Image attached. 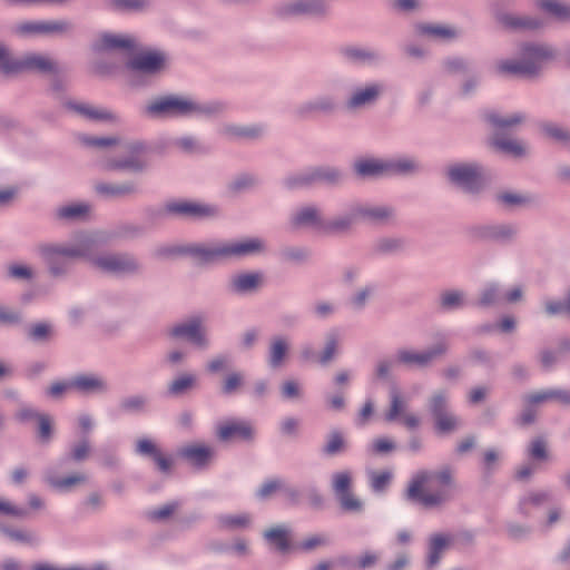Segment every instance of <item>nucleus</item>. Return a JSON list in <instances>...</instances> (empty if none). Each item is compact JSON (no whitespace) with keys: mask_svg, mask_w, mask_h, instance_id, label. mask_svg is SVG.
<instances>
[{"mask_svg":"<svg viewBox=\"0 0 570 570\" xmlns=\"http://www.w3.org/2000/svg\"><path fill=\"white\" fill-rule=\"evenodd\" d=\"M455 480L450 466L440 470H417L407 483L405 500L417 502L426 509L440 508L453 499Z\"/></svg>","mask_w":570,"mask_h":570,"instance_id":"nucleus-1","label":"nucleus"},{"mask_svg":"<svg viewBox=\"0 0 570 570\" xmlns=\"http://www.w3.org/2000/svg\"><path fill=\"white\" fill-rule=\"evenodd\" d=\"M226 104L220 100H197L178 95L156 97L145 107V115L155 119H214L223 115Z\"/></svg>","mask_w":570,"mask_h":570,"instance_id":"nucleus-2","label":"nucleus"},{"mask_svg":"<svg viewBox=\"0 0 570 570\" xmlns=\"http://www.w3.org/2000/svg\"><path fill=\"white\" fill-rule=\"evenodd\" d=\"M519 59H508L499 62L498 71L522 78L540 76L544 62L554 58V50L542 43L525 42L520 46Z\"/></svg>","mask_w":570,"mask_h":570,"instance_id":"nucleus-3","label":"nucleus"},{"mask_svg":"<svg viewBox=\"0 0 570 570\" xmlns=\"http://www.w3.org/2000/svg\"><path fill=\"white\" fill-rule=\"evenodd\" d=\"M39 255L45 261L48 271L53 277L66 276L69 265L65 258L89 257L95 252V243L85 238L75 245L47 243L37 247Z\"/></svg>","mask_w":570,"mask_h":570,"instance_id":"nucleus-4","label":"nucleus"},{"mask_svg":"<svg viewBox=\"0 0 570 570\" xmlns=\"http://www.w3.org/2000/svg\"><path fill=\"white\" fill-rule=\"evenodd\" d=\"M485 121H488L497 132L490 139V145L498 151L513 157H522L525 155V147L517 139H510L503 137L500 130L509 129L522 124L527 116L523 112H514L508 116H501L495 111H489L484 115Z\"/></svg>","mask_w":570,"mask_h":570,"instance_id":"nucleus-5","label":"nucleus"},{"mask_svg":"<svg viewBox=\"0 0 570 570\" xmlns=\"http://www.w3.org/2000/svg\"><path fill=\"white\" fill-rule=\"evenodd\" d=\"M426 407L433 417L435 431L439 434H450L461 426V420L450 407V395L444 389L435 390L426 400Z\"/></svg>","mask_w":570,"mask_h":570,"instance_id":"nucleus-6","label":"nucleus"},{"mask_svg":"<svg viewBox=\"0 0 570 570\" xmlns=\"http://www.w3.org/2000/svg\"><path fill=\"white\" fill-rule=\"evenodd\" d=\"M273 13L282 20L302 17L324 20L330 16V7L324 0H285L273 8Z\"/></svg>","mask_w":570,"mask_h":570,"instance_id":"nucleus-7","label":"nucleus"},{"mask_svg":"<svg viewBox=\"0 0 570 570\" xmlns=\"http://www.w3.org/2000/svg\"><path fill=\"white\" fill-rule=\"evenodd\" d=\"M89 257L94 267L111 275L134 276L139 275L144 269L141 262L129 253H109Z\"/></svg>","mask_w":570,"mask_h":570,"instance_id":"nucleus-8","label":"nucleus"},{"mask_svg":"<svg viewBox=\"0 0 570 570\" xmlns=\"http://www.w3.org/2000/svg\"><path fill=\"white\" fill-rule=\"evenodd\" d=\"M450 350L449 341L442 336L432 346L423 351L400 348L396 352V363L415 368L430 367L436 360L443 357Z\"/></svg>","mask_w":570,"mask_h":570,"instance_id":"nucleus-9","label":"nucleus"},{"mask_svg":"<svg viewBox=\"0 0 570 570\" xmlns=\"http://www.w3.org/2000/svg\"><path fill=\"white\" fill-rule=\"evenodd\" d=\"M219 213L216 205L180 199L166 202L158 215L184 219H208L218 217Z\"/></svg>","mask_w":570,"mask_h":570,"instance_id":"nucleus-10","label":"nucleus"},{"mask_svg":"<svg viewBox=\"0 0 570 570\" xmlns=\"http://www.w3.org/2000/svg\"><path fill=\"white\" fill-rule=\"evenodd\" d=\"M449 181L463 191L476 195L483 189L482 166L478 163H455L446 168Z\"/></svg>","mask_w":570,"mask_h":570,"instance_id":"nucleus-11","label":"nucleus"},{"mask_svg":"<svg viewBox=\"0 0 570 570\" xmlns=\"http://www.w3.org/2000/svg\"><path fill=\"white\" fill-rule=\"evenodd\" d=\"M173 340H185L198 350L205 351L210 346V340L204 325V317L194 315L185 322L177 323L168 330Z\"/></svg>","mask_w":570,"mask_h":570,"instance_id":"nucleus-12","label":"nucleus"},{"mask_svg":"<svg viewBox=\"0 0 570 570\" xmlns=\"http://www.w3.org/2000/svg\"><path fill=\"white\" fill-rule=\"evenodd\" d=\"M163 255L179 254L194 258L199 264H210L224 259L223 242L193 243L161 250Z\"/></svg>","mask_w":570,"mask_h":570,"instance_id":"nucleus-13","label":"nucleus"},{"mask_svg":"<svg viewBox=\"0 0 570 570\" xmlns=\"http://www.w3.org/2000/svg\"><path fill=\"white\" fill-rule=\"evenodd\" d=\"M384 92V85L380 81H368L355 86L345 99V108L348 111H358L371 108L377 104Z\"/></svg>","mask_w":570,"mask_h":570,"instance_id":"nucleus-14","label":"nucleus"},{"mask_svg":"<svg viewBox=\"0 0 570 570\" xmlns=\"http://www.w3.org/2000/svg\"><path fill=\"white\" fill-rule=\"evenodd\" d=\"M519 235V226L514 223L484 224L471 229V236L475 240L510 244Z\"/></svg>","mask_w":570,"mask_h":570,"instance_id":"nucleus-15","label":"nucleus"},{"mask_svg":"<svg viewBox=\"0 0 570 570\" xmlns=\"http://www.w3.org/2000/svg\"><path fill=\"white\" fill-rule=\"evenodd\" d=\"M73 28V23L67 19L33 20L19 23L16 27V32L20 36H63L72 32Z\"/></svg>","mask_w":570,"mask_h":570,"instance_id":"nucleus-16","label":"nucleus"},{"mask_svg":"<svg viewBox=\"0 0 570 570\" xmlns=\"http://www.w3.org/2000/svg\"><path fill=\"white\" fill-rule=\"evenodd\" d=\"M351 487L352 476L348 471L336 472L332 475V490L342 510L346 512H360L363 510V503L352 493Z\"/></svg>","mask_w":570,"mask_h":570,"instance_id":"nucleus-17","label":"nucleus"},{"mask_svg":"<svg viewBox=\"0 0 570 570\" xmlns=\"http://www.w3.org/2000/svg\"><path fill=\"white\" fill-rule=\"evenodd\" d=\"M216 436L222 442L253 443L256 438V429L250 421L232 419L217 426Z\"/></svg>","mask_w":570,"mask_h":570,"instance_id":"nucleus-18","label":"nucleus"},{"mask_svg":"<svg viewBox=\"0 0 570 570\" xmlns=\"http://www.w3.org/2000/svg\"><path fill=\"white\" fill-rule=\"evenodd\" d=\"M338 53L345 62L351 65L377 67L385 61L383 51L373 47L345 45L340 47Z\"/></svg>","mask_w":570,"mask_h":570,"instance_id":"nucleus-19","label":"nucleus"},{"mask_svg":"<svg viewBox=\"0 0 570 570\" xmlns=\"http://www.w3.org/2000/svg\"><path fill=\"white\" fill-rule=\"evenodd\" d=\"M138 48V40L131 35L102 32L92 42L95 52L124 51L131 53Z\"/></svg>","mask_w":570,"mask_h":570,"instance_id":"nucleus-20","label":"nucleus"},{"mask_svg":"<svg viewBox=\"0 0 570 570\" xmlns=\"http://www.w3.org/2000/svg\"><path fill=\"white\" fill-rule=\"evenodd\" d=\"M356 204L358 219L373 226L393 225L396 219V209L387 204Z\"/></svg>","mask_w":570,"mask_h":570,"instance_id":"nucleus-21","label":"nucleus"},{"mask_svg":"<svg viewBox=\"0 0 570 570\" xmlns=\"http://www.w3.org/2000/svg\"><path fill=\"white\" fill-rule=\"evenodd\" d=\"M266 248V242L261 237L223 242L224 259H242L249 256H257L264 254Z\"/></svg>","mask_w":570,"mask_h":570,"instance_id":"nucleus-22","label":"nucleus"},{"mask_svg":"<svg viewBox=\"0 0 570 570\" xmlns=\"http://www.w3.org/2000/svg\"><path fill=\"white\" fill-rule=\"evenodd\" d=\"M135 453L139 456L150 459L161 474L169 475L171 473L174 465L173 458L164 454L158 445L150 439H138L135 444Z\"/></svg>","mask_w":570,"mask_h":570,"instance_id":"nucleus-23","label":"nucleus"},{"mask_svg":"<svg viewBox=\"0 0 570 570\" xmlns=\"http://www.w3.org/2000/svg\"><path fill=\"white\" fill-rule=\"evenodd\" d=\"M20 72L57 75L59 72V66L48 55L28 52L19 58L17 73Z\"/></svg>","mask_w":570,"mask_h":570,"instance_id":"nucleus-24","label":"nucleus"},{"mask_svg":"<svg viewBox=\"0 0 570 570\" xmlns=\"http://www.w3.org/2000/svg\"><path fill=\"white\" fill-rule=\"evenodd\" d=\"M166 63V56L160 51H146L137 53L127 61L126 67L130 71L144 75H156L160 72Z\"/></svg>","mask_w":570,"mask_h":570,"instance_id":"nucleus-25","label":"nucleus"},{"mask_svg":"<svg viewBox=\"0 0 570 570\" xmlns=\"http://www.w3.org/2000/svg\"><path fill=\"white\" fill-rule=\"evenodd\" d=\"M95 193L107 200L134 197L140 193L139 186L134 180L121 183L97 181L94 185Z\"/></svg>","mask_w":570,"mask_h":570,"instance_id":"nucleus-26","label":"nucleus"},{"mask_svg":"<svg viewBox=\"0 0 570 570\" xmlns=\"http://www.w3.org/2000/svg\"><path fill=\"white\" fill-rule=\"evenodd\" d=\"M336 110L335 98L330 95H322L297 105L293 112L298 119H307L318 114L333 115Z\"/></svg>","mask_w":570,"mask_h":570,"instance_id":"nucleus-27","label":"nucleus"},{"mask_svg":"<svg viewBox=\"0 0 570 570\" xmlns=\"http://www.w3.org/2000/svg\"><path fill=\"white\" fill-rule=\"evenodd\" d=\"M177 455L195 469L203 470L215 458V449L206 444H188L179 448Z\"/></svg>","mask_w":570,"mask_h":570,"instance_id":"nucleus-28","label":"nucleus"},{"mask_svg":"<svg viewBox=\"0 0 570 570\" xmlns=\"http://www.w3.org/2000/svg\"><path fill=\"white\" fill-rule=\"evenodd\" d=\"M356 204H350L345 210L335 217L325 220L323 233L330 235L344 234L352 229V227L360 222L358 214L356 213Z\"/></svg>","mask_w":570,"mask_h":570,"instance_id":"nucleus-29","label":"nucleus"},{"mask_svg":"<svg viewBox=\"0 0 570 570\" xmlns=\"http://www.w3.org/2000/svg\"><path fill=\"white\" fill-rule=\"evenodd\" d=\"M494 18L504 29L511 31L537 30L543 26L541 19L530 16H518L509 12L498 11Z\"/></svg>","mask_w":570,"mask_h":570,"instance_id":"nucleus-30","label":"nucleus"},{"mask_svg":"<svg viewBox=\"0 0 570 570\" xmlns=\"http://www.w3.org/2000/svg\"><path fill=\"white\" fill-rule=\"evenodd\" d=\"M291 225L293 228H313L323 233L325 219L321 210L314 206H303L291 216Z\"/></svg>","mask_w":570,"mask_h":570,"instance_id":"nucleus-31","label":"nucleus"},{"mask_svg":"<svg viewBox=\"0 0 570 570\" xmlns=\"http://www.w3.org/2000/svg\"><path fill=\"white\" fill-rule=\"evenodd\" d=\"M65 106L79 116L91 121L118 122L119 117L109 109L86 102L67 101Z\"/></svg>","mask_w":570,"mask_h":570,"instance_id":"nucleus-32","label":"nucleus"},{"mask_svg":"<svg viewBox=\"0 0 570 570\" xmlns=\"http://www.w3.org/2000/svg\"><path fill=\"white\" fill-rule=\"evenodd\" d=\"M267 132L264 124L236 125L227 124L222 128V134L232 139L255 141L262 139Z\"/></svg>","mask_w":570,"mask_h":570,"instance_id":"nucleus-33","label":"nucleus"},{"mask_svg":"<svg viewBox=\"0 0 570 570\" xmlns=\"http://www.w3.org/2000/svg\"><path fill=\"white\" fill-rule=\"evenodd\" d=\"M263 284V274L261 272H245L234 275L228 288L232 293L238 295L256 293Z\"/></svg>","mask_w":570,"mask_h":570,"instance_id":"nucleus-34","label":"nucleus"},{"mask_svg":"<svg viewBox=\"0 0 570 570\" xmlns=\"http://www.w3.org/2000/svg\"><path fill=\"white\" fill-rule=\"evenodd\" d=\"M70 387L82 394H106L110 389L104 377L94 374H80L72 377Z\"/></svg>","mask_w":570,"mask_h":570,"instance_id":"nucleus-35","label":"nucleus"},{"mask_svg":"<svg viewBox=\"0 0 570 570\" xmlns=\"http://www.w3.org/2000/svg\"><path fill=\"white\" fill-rule=\"evenodd\" d=\"M313 185H324L327 187H338L345 179V173L335 166L322 165L311 167Z\"/></svg>","mask_w":570,"mask_h":570,"instance_id":"nucleus-36","label":"nucleus"},{"mask_svg":"<svg viewBox=\"0 0 570 570\" xmlns=\"http://www.w3.org/2000/svg\"><path fill=\"white\" fill-rule=\"evenodd\" d=\"M451 538L444 533H434L429 538L425 569L434 570L440 563L443 553L450 547Z\"/></svg>","mask_w":570,"mask_h":570,"instance_id":"nucleus-37","label":"nucleus"},{"mask_svg":"<svg viewBox=\"0 0 570 570\" xmlns=\"http://www.w3.org/2000/svg\"><path fill=\"white\" fill-rule=\"evenodd\" d=\"M354 174L363 179L381 178L387 176L386 160L377 158H362L353 164Z\"/></svg>","mask_w":570,"mask_h":570,"instance_id":"nucleus-38","label":"nucleus"},{"mask_svg":"<svg viewBox=\"0 0 570 570\" xmlns=\"http://www.w3.org/2000/svg\"><path fill=\"white\" fill-rule=\"evenodd\" d=\"M387 176H412L422 170V165L414 156H401L386 160Z\"/></svg>","mask_w":570,"mask_h":570,"instance_id":"nucleus-39","label":"nucleus"},{"mask_svg":"<svg viewBox=\"0 0 570 570\" xmlns=\"http://www.w3.org/2000/svg\"><path fill=\"white\" fill-rule=\"evenodd\" d=\"M150 399L145 393H135L122 396L118 402V410L126 415H141L148 412Z\"/></svg>","mask_w":570,"mask_h":570,"instance_id":"nucleus-40","label":"nucleus"},{"mask_svg":"<svg viewBox=\"0 0 570 570\" xmlns=\"http://www.w3.org/2000/svg\"><path fill=\"white\" fill-rule=\"evenodd\" d=\"M406 244L404 237L383 236L373 242L371 252L373 256L397 255L405 250Z\"/></svg>","mask_w":570,"mask_h":570,"instance_id":"nucleus-41","label":"nucleus"},{"mask_svg":"<svg viewBox=\"0 0 570 570\" xmlns=\"http://www.w3.org/2000/svg\"><path fill=\"white\" fill-rule=\"evenodd\" d=\"M148 167L147 161L138 156L130 155L124 158H110L104 164V168L109 171H128L132 174H141Z\"/></svg>","mask_w":570,"mask_h":570,"instance_id":"nucleus-42","label":"nucleus"},{"mask_svg":"<svg viewBox=\"0 0 570 570\" xmlns=\"http://www.w3.org/2000/svg\"><path fill=\"white\" fill-rule=\"evenodd\" d=\"M348 446L345 434L338 429H332L326 434L321 452L326 458H334L347 452Z\"/></svg>","mask_w":570,"mask_h":570,"instance_id":"nucleus-43","label":"nucleus"},{"mask_svg":"<svg viewBox=\"0 0 570 570\" xmlns=\"http://www.w3.org/2000/svg\"><path fill=\"white\" fill-rule=\"evenodd\" d=\"M550 401L570 406V389L550 387L529 394V402L532 404H542Z\"/></svg>","mask_w":570,"mask_h":570,"instance_id":"nucleus-44","label":"nucleus"},{"mask_svg":"<svg viewBox=\"0 0 570 570\" xmlns=\"http://www.w3.org/2000/svg\"><path fill=\"white\" fill-rule=\"evenodd\" d=\"M289 535L291 530L284 524L269 528L263 532L265 541L273 546L279 553H287L293 549L289 542Z\"/></svg>","mask_w":570,"mask_h":570,"instance_id":"nucleus-45","label":"nucleus"},{"mask_svg":"<svg viewBox=\"0 0 570 570\" xmlns=\"http://www.w3.org/2000/svg\"><path fill=\"white\" fill-rule=\"evenodd\" d=\"M468 305V294L463 289H446L441 292L439 296V307L443 312L462 309Z\"/></svg>","mask_w":570,"mask_h":570,"instance_id":"nucleus-46","label":"nucleus"},{"mask_svg":"<svg viewBox=\"0 0 570 570\" xmlns=\"http://www.w3.org/2000/svg\"><path fill=\"white\" fill-rule=\"evenodd\" d=\"M551 492L548 490L530 491L522 495L518 502V512L528 518L531 515V508H540L551 500Z\"/></svg>","mask_w":570,"mask_h":570,"instance_id":"nucleus-47","label":"nucleus"},{"mask_svg":"<svg viewBox=\"0 0 570 570\" xmlns=\"http://www.w3.org/2000/svg\"><path fill=\"white\" fill-rule=\"evenodd\" d=\"M106 8L118 13H141L150 9L151 0H104Z\"/></svg>","mask_w":570,"mask_h":570,"instance_id":"nucleus-48","label":"nucleus"},{"mask_svg":"<svg viewBox=\"0 0 570 570\" xmlns=\"http://www.w3.org/2000/svg\"><path fill=\"white\" fill-rule=\"evenodd\" d=\"M282 185L287 190L309 189L313 188V178L311 167L299 171L292 173L282 179Z\"/></svg>","mask_w":570,"mask_h":570,"instance_id":"nucleus-49","label":"nucleus"},{"mask_svg":"<svg viewBox=\"0 0 570 570\" xmlns=\"http://www.w3.org/2000/svg\"><path fill=\"white\" fill-rule=\"evenodd\" d=\"M503 302L502 287L499 283H488L480 291L479 298L474 303L476 307L488 308Z\"/></svg>","mask_w":570,"mask_h":570,"instance_id":"nucleus-50","label":"nucleus"},{"mask_svg":"<svg viewBox=\"0 0 570 570\" xmlns=\"http://www.w3.org/2000/svg\"><path fill=\"white\" fill-rule=\"evenodd\" d=\"M288 342L283 336H275L272 338L268 350V365L272 368H278L283 365L288 353Z\"/></svg>","mask_w":570,"mask_h":570,"instance_id":"nucleus-51","label":"nucleus"},{"mask_svg":"<svg viewBox=\"0 0 570 570\" xmlns=\"http://www.w3.org/2000/svg\"><path fill=\"white\" fill-rule=\"evenodd\" d=\"M45 481L56 490L68 491L72 487L83 483L86 481V476L83 474H71L65 478H58L52 469H48L45 472Z\"/></svg>","mask_w":570,"mask_h":570,"instance_id":"nucleus-52","label":"nucleus"},{"mask_svg":"<svg viewBox=\"0 0 570 570\" xmlns=\"http://www.w3.org/2000/svg\"><path fill=\"white\" fill-rule=\"evenodd\" d=\"M216 521L220 530L234 531L249 527L252 518L248 513L219 514Z\"/></svg>","mask_w":570,"mask_h":570,"instance_id":"nucleus-53","label":"nucleus"},{"mask_svg":"<svg viewBox=\"0 0 570 570\" xmlns=\"http://www.w3.org/2000/svg\"><path fill=\"white\" fill-rule=\"evenodd\" d=\"M0 532L11 541L21 544L37 546L40 542V539L36 532L22 529H14L6 525L4 523H0Z\"/></svg>","mask_w":570,"mask_h":570,"instance_id":"nucleus-54","label":"nucleus"},{"mask_svg":"<svg viewBox=\"0 0 570 570\" xmlns=\"http://www.w3.org/2000/svg\"><path fill=\"white\" fill-rule=\"evenodd\" d=\"M197 384V379L193 373H184L176 376L167 387L168 394L171 396H181L193 390Z\"/></svg>","mask_w":570,"mask_h":570,"instance_id":"nucleus-55","label":"nucleus"},{"mask_svg":"<svg viewBox=\"0 0 570 570\" xmlns=\"http://www.w3.org/2000/svg\"><path fill=\"white\" fill-rule=\"evenodd\" d=\"M539 129L546 137L563 145H570V128L552 121H543L539 125Z\"/></svg>","mask_w":570,"mask_h":570,"instance_id":"nucleus-56","label":"nucleus"},{"mask_svg":"<svg viewBox=\"0 0 570 570\" xmlns=\"http://www.w3.org/2000/svg\"><path fill=\"white\" fill-rule=\"evenodd\" d=\"M261 183L262 181L257 175L252 173H240L229 183L228 189L233 193L239 194L258 187Z\"/></svg>","mask_w":570,"mask_h":570,"instance_id":"nucleus-57","label":"nucleus"},{"mask_svg":"<svg viewBox=\"0 0 570 570\" xmlns=\"http://www.w3.org/2000/svg\"><path fill=\"white\" fill-rule=\"evenodd\" d=\"M540 9L554 17L560 21L570 20V6L558 0H540L538 2Z\"/></svg>","mask_w":570,"mask_h":570,"instance_id":"nucleus-58","label":"nucleus"},{"mask_svg":"<svg viewBox=\"0 0 570 570\" xmlns=\"http://www.w3.org/2000/svg\"><path fill=\"white\" fill-rule=\"evenodd\" d=\"M340 342V332L336 328L330 330L325 335V346L318 357L322 365H327L335 356Z\"/></svg>","mask_w":570,"mask_h":570,"instance_id":"nucleus-59","label":"nucleus"},{"mask_svg":"<svg viewBox=\"0 0 570 570\" xmlns=\"http://www.w3.org/2000/svg\"><path fill=\"white\" fill-rule=\"evenodd\" d=\"M89 206L86 204H70L61 206L56 212V217L60 220H80L86 217Z\"/></svg>","mask_w":570,"mask_h":570,"instance_id":"nucleus-60","label":"nucleus"},{"mask_svg":"<svg viewBox=\"0 0 570 570\" xmlns=\"http://www.w3.org/2000/svg\"><path fill=\"white\" fill-rule=\"evenodd\" d=\"M90 451L91 445L89 440L87 438H82L81 440L70 445L66 458L62 459L59 463L61 464L63 461L82 462L88 459Z\"/></svg>","mask_w":570,"mask_h":570,"instance_id":"nucleus-61","label":"nucleus"},{"mask_svg":"<svg viewBox=\"0 0 570 570\" xmlns=\"http://www.w3.org/2000/svg\"><path fill=\"white\" fill-rule=\"evenodd\" d=\"M442 68L445 73L466 75L471 71V62L463 57H448L442 61Z\"/></svg>","mask_w":570,"mask_h":570,"instance_id":"nucleus-62","label":"nucleus"},{"mask_svg":"<svg viewBox=\"0 0 570 570\" xmlns=\"http://www.w3.org/2000/svg\"><path fill=\"white\" fill-rule=\"evenodd\" d=\"M368 479L371 490L374 493H384L392 482L393 473L387 470L380 472L372 471L368 473Z\"/></svg>","mask_w":570,"mask_h":570,"instance_id":"nucleus-63","label":"nucleus"},{"mask_svg":"<svg viewBox=\"0 0 570 570\" xmlns=\"http://www.w3.org/2000/svg\"><path fill=\"white\" fill-rule=\"evenodd\" d=\"M53 333L52 325L48 322H39L30 325L27 335L35 343H43L51 338Z\"/></svg>","mask_w":570,"mask_h":570,"instance_id":"nucleus-64","label":"nucleus"}]
</instances>
